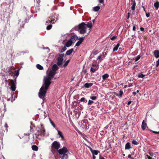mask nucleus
<instances>
[{"label": "nucleus", "instance_id": "a211bd4d", "mask_svg": "<svg viewBox=\"0 0 159 159\" xmlns=\"http://www.w3.org/2000/svg\"><path fill=\"white\" fill-rule=\"evenodd\" d=\"M154 55L156 58L159 57V51L156 50L154 52Z\"/></svg>", "mask_w": 159, "mask_h": 159}, {"label": "nucleus", "instance_id": "7ed1b4c3", "mask_svg": "<svg viewBox=\"0 0 159 159\" xmlns=\"http://www.w3.org/2000/svg\"><path fill=\"white\" fill-rule=\"evenodd\" d=\"M43 84L42 87H43V88L48 90L51 82V81L48 78L44 77L43 80Z\"/></svg>", "mask_w": 159, "mask_h": 159}, {"label": "nucleus", "instance_id": "58836bf2", "mask_svg": "<svg viewBox=\"0 0 159 159\" xmlns=\"http://www.w3.org/2000/svg\"><path fill=\"white\" fill-rule=\"evenodd\" d=\"M96 70L93 68L92 67H91L90 69V71L92 72L93 73H94L96 71Z\"/></svg>", "mask_w": 159, "mask_h": 159}, {"label": "nucleus", "instance_id": "393cba45", "mask_svg": "<svg viewBox=\"0 0 159 159\" xmlns=\"http://www.w3.org/2000/svg\"><path fill=\"white\" fill-rule=\"evenodd\" d=\"M125 149H129L131 148L130 147V143L129 142H128L125 145Z\"/></svg>", "mask_w": 159, "mask_h": 159}, {"label": "nucleus", "instance_id": "338daca9", "mask_svg": "<svg viewBox=\"0 0 159 159\" xmlns=\"http://www.w3.org/2000/svg\"><path fill=\"white\" fill-rule=\"evenodd\" d=\"M101 58V56H99L98 57L97 59H100Z\"/></svg>", "mask_w": 159, "mask_h": 159}, {"label": "nucleus", "instance_id": "6e6552de", "mask_svg": "<svg viewBox=\"0 0 159 159\" xmlns=\"http://www.w3.org/2000/svg\"><path fill=\"white\" fill-rule=\"evenodd\" d=\"M64 54H59V57L57 59V64L58 66L62 65L63 60V57L64 56Z\"/></svg>", "mask_w": 159, "mask_h": 159}, {"label": "nucleus", "instance_id": "a18cd8bd", "mask_svg": "<svg viewBox=\"0 0 159 159\" xmlns=\"http://www.w3.org/2000/svg\"><path fill=\"white\" fill-rule=\"evenodd\" d=\"M98 53V51L97 50H96L93 51L92 53L94 55H96Z\"/></svg>", "mask_w": 159, "mask_h": 159}, {"label": "nucleus", "instance_id": "f8f14e48", "mask_svg": "<svg viewBox=\"0 0 159 159\" xmlns=\"http://www.w3.org/2000/svg\"><path fill=\"white\" fill-rule=\"evenodd\" d=\"M73 42L72 40H71V39H69L66 43L65 46L67 47H70L73 43Z\"/></svg>", "mask_w": 159, "mask_h": 159}, {"label": "nucleus", "instance_id": "9b49d317", "mask_svg": "<svg viewBox=\"0 0 159 159\" xmlns=\"http://www.w3.org/2000/svg\"><path fill=\"white\" fill-rule=\"evenodd\" d=\"M45 130L44 128L42 127V129L37 130V132L38 133V135H41L43 134L44 133Z\"/></svg>", "mask_w": 159, "mask_h": 159}, {"label": "nucleus", "instance_id": "aec40b11", "mask_svg": "<svg viewBox=\"0 0 159 159\" xmlns=\"http://www.w3.org/2000/svg\"><path fill=\"white\" fill-rule=\"evenodd\" d=\"M93 84L92 83H86L84 84V86L85 88H88L92 86Z\"/></svg>", "mask_w": 159, "mask_h": 159}, {"label": "nucleus", "instance_id": "5fc2aeb1", "mask_svg": "<svg viewBox=\"0 0 159 159\" xmlns=\"http://www.w3.org/2000/svg\"><path fill=\"white\" fill-rule=\"evenodd\" d=\"M140 30L141 31H143L144 30V28L143 27H140Z\"/></svg>", "mask_w": 159, "mask_h": 159}, {"label": "nucleus", "instance_id": "39448f33", "mask_svg": "<svg viewBox=\"0 0 159 159\" xmlns=\"http://www.w3.org/2000/svg\"><path fill=\"white\" fill-rule=\"evenodd\" d=\"M16 77L14 80H11L9 82L11 85L10 89L12 91H15L16 88Z\"/></svg>", "mask_w": 159, "mask_h": 159}, {"label": "nucleus", "instance_id": "680f3d73", "mask_svg": "<svg viewBox=\"0 0 159 159\" xmlns=\"http://www.w3.org/2000/svg\"><path fill=\"white\" fill-rule=\"evenodd\" d=\"M132 86H133V83H131L129 84V85H128V87H129Z\"/></svg>", "mask_w": 159, "mask_h": 159}, {"label": "nucleus", "instance_id": "0eeeda50", "mask_svg": "<svg viewBox=\"0 0 159 159\" xmlns=\"http://www.w3.org/2000/svg\"><path fill=\"white\" fill-rule=\"evenodd\" d=\"M60 144L59 142L54 141L52 144L51 148L52 149L58 150L60 147Z\"/></svg>", "mask_w": 159, "mask_h": 159}, {"label": "nucleus", "instance_id": "bf43d9fd", "mask_svg": "<svg viewBox=\"0 0 159 159\" xmlns=\"http://www.w3.org/2000/svg\"><path fill=\"white\" fill-rule=\"evenodd\" d=\"M135 29H136V27L135 26H133V30L134 31H135Z\"/></svg>", "mask_w": 159, "mask_h": 159}, {"label": "nucleus", "instance_id": "7c9ffc66", "mask_svg": "<svg viewBox=\"0 0 159 159\" xmlns=\"http://www.w3.org/2000/svg\"><path fill=\"white\" fill-rule=\"evenodd\" d=\"M81 102H84V103H86L87 102V100L85 98H82L80 100Z\"/></svg>", "mask_w": 159, "mask_h": 159}, {"label": "nucleus", "instance_id": "e2e57ef3", "mask_svg": "<svg viewBox=\"0 0 159 159\" xmlns=\"http://www.w3.org/2000/svg\"><path fill=\"white\" fill-rule=\"evenodd\" d=\"M128 158H131V155L130 154L128 155Z\"/></svg>", "mask_w": 159, "mask_h": 159}, {"label": "nucleus", "instance_id": "a19ab883", "mask_svg": "<svg viewBox=\"0 0 159 159\" xmlns=\"http://www.w3.org/2000/svg\"><path fill=\"white\" fill-rule=\"evenodd\" d=\"M140 57H141V56L139 55L135 59V61H137L138 60H139L140 59Z\"/></svg>", "mask_w": 159, "mask_h": 159}, {"label": "nucleus", "instance_id": "de8ad7c7", "mask_svg": "<svg viewBox=\"0 0 159 159\" xmlns=\"http://www.w3.org/2000/svg\"><path fill=\"white\" fill-rule=\"evenodd\" d=\"M107 53L106 52H103L102 53V55L103 56V57L104 58L107 55Z\"/></svg>", "mask_w": 159, "mask_h": 159}, {"label": "nucleus", "instance_id": "864d4df0", "mask_svg": "<svg viewBox=\"0 0 159 159\" xmlns=\"http://www.w3.org/2000/svg\"><path fill=\"white\" fill-rule=\"evenodd\" d=\"M99 159H105L102 156L100 155L99 156Z\"/></svg>", "mask_w": 159, "mask_h": 159}, {"label": "nucleus", "instance_id": "4be33fe9", "mask_svg": "<svg viewBox=\"0 0 159 159\" xmlns=\"http://www.w3.org/2000/svg\"><path fill=\"white\" fill-rule=\"evenodd\" d=\"M120 46L119 43H118L116 45H114V46H115L114 48H113V52L116 51L117 50L119 47Z\"/></svg>", "mask_w": 159, "mask_h": 159}, {"label": "nucleus", "instance_id": "8fccbe9b", "mask_svg": "<svg viewBox=\"0 0 159 159\" xmlns=\"http://www.w3.org/2000/svg\"><path fill=\"white\" fill-rule=\"evenodd\" d=\"M159 65V58L158 61H157L156 66L157 67H158Z\"/></svg>", "mask_w": 159, "mask_h": 159}, {"label": "nucleus", "instance_id": "f03ea898", "mask_svg": "<svg viewBox=\"0 0 159 159\" xmlns=\"http://www.w3.org/2000/svg\"><path fill=\"white\" fill-rule=\"evenodd\" d=\"M47 91V90L44 89L43 87H41L38 93L39 97L44 100Z\"/></svg>", "mask_w": 159, "mask_h": 159}, {"label": "nucleus", "instance_id": "20e7f679", "mask_svg": "<svg viewBox=\"0 0 159 159\" xmlns=\"http://www.w3.org/2000/svg\"><path fill=\"white\" fill-rule=\"evenodd\" d=\"M68 149L65 147H63L62 148L60 149L58 151V153L61 155H63L62 158L65 156L67 157V155L65 153L68 152Z\"/></svg>", "mask_w": 159, "mask_h": 159}, {"label": "nucleus", "instance_id": "c756f323", "mask_svg": "<svg viewBox=\"0 0 159 159\" xmlns=\"http://www.w3.org/2000/svg\"><path fill=\"white\" fill-rule=\"evenodd\" d=\"M100 9V7L99 6H97L94 7L93 9V10L95 11H97Z\"/></svg>", "mask_w": 159, "mask_h": 159}, {"label": "nucleus", "instance_id": "1a4fd4ad", "mask_svg": "<svg viewBox=\"0 0 159 159\" xmlns=\"http://www.w3.org/2000/svg\"><path fill=\"white\" fill-rule=\"evenodd\" d=\"M55 74L56 72L50 71L48 73V77L46 78H48L49 80L51 81L52 79L53 78L54 76L55 75Z\"/></svg>", "mask_w": 159, "mask_h": 159}, {"label": "nucleus", "instance_id": "b1692460", "mask_svg": "<svg viewBox=\"0 0 159 159\" xmlns=\"http://www.w3.org/2000/svg\"><path fill=\"white\" fill-rule=\"evenodd\" d=\"M29 17H25V19L24 20V22L23 23H22V26L23 27L25 25V24L26 23H28L29 22Z\"/></svg>", "mask_w": 159, "mask_h": 159}, {"label": "nucleus", "instance_id": "423d86ee", "mask_svg": "<svg viewBox=\"0 0 159 159\" xmlns=\"http://www.w3.org/2000/svg\"><path fill=\"white\" fill-rule=\"evenodd\" d=\"M55 15L54 14H52L50 17H49L48 21H46V24L48 25L49 23L50 24L54 23L56 22V20L54 19Z\"/></svg>", "mask_w": 159, "mask_h": 159}, {"label": "nucleus", "instance_id": "0e129e2a", "mask_svg": "<svg viewBox=\"0 0 159 159\" xmlns=\"http://www.w3.org/2000/svg\"><path fill=\"white\" fill-rule=\"evenodd\" d=\"M37 1V2L38 4H39L40 3V0H36Z\"/></svg>", "mask_w": 159, "mask_h": 159}, {"label": "nucleus", "instance_id": "72a5a7b5", "mask_svg": "<svg viewBox=\"0 0 159 159\" xmlns=\"http://www.w3.org/2000/svg\"><path fill=\"white\" fill-rule=\"evenodd\" d=\"M66 49V47L64 46L61 49L60 52H63L65 51Z\"/></svg>", "mask_w": 159, "mask_h": 159}, {"label": "nucleus", "instance_id": "ea45409f", "mask_svg": "<svg viewBox=\"0 0 159 159\" xmlns=\"http://www.w3.org/2000/svg\"><path fill=\"white\" fill-rule=\"evenodd\" d=\"M19 70H17V71H16L15 72H16V73H15V74H14V76H18L19 75Z\"/></svg>", "mask_w": 159, "mask_h": 159}, {"label": "nucleus", "instance_id": "4d7b16f0", "mask_svg": "<svg viewBox=\"0 0 159 159\" xmlns=\"http://www.w3.org/2000/svg\"><path fill=\"white\" fill-rule=\"evenodd\" d=\"M146 16L148 17L150 16V14L149 13H146Z\"/></svg>", "mask_w": 159, "mask_h": 159}, {"label": "nucleus", "instance_id": "a878e982", "mask_svg": "<svg viewBox=\"0 0 159 159\" xmlns=\"http://www.w3.org/2000/svg\"><path fill=\"white\" fill-rule=\"evenodd\" d=\"M109 75L108 74H105L102 76V79L104 80H105L107 78H108Z\"/></svg>", "mask_w": 159, "mask_h": 159}, {"label": "nucleus", "instance_id": "c03bdc74", "mask_svg": "<svg viewBox=\"0 0 159 159\" xmlns=\"http://www.w3.org/2000/svg\"><path fill=\"white\" fill-rule=\"evenodd\" d=\"M50 123L52 125V126L54 127L55 128L56 127L55 125L54 124V123H53V121H52L51 120H50Z\"/></svg>", "mask_w": 159, "mask_h": 159}, {"label": "nucleus", "instance_id": "603ef678", "mask_svg": "<svg viewBox=\"0 0 159 159\" xmlns=\"http://www.w3.org/2000/svg\"><path fill=\"white\" fill-rule=\"evenodd\" d=\"M152 131L153 133H154L155 134H159V131H156L152 130Z\"/></svg>", "mask_w": 159, "mask_h": 159}, {"label": "nucleus", "instance_id": "79ce46f5", "mask_svg": "<svg viewBox=\"0 0 159 159\" xmlns=\"http://www.w3.org/2000/svg\"><path fill=\"white\" fill-rule=\"evenodd\" d=\"M117 38V36H114L110 38L112 40H115Z\"/></svg>", "mask_w": 159, "mask_h": 159}, {"label": "nucleus", "instance_id": "9d476101", "mask_svg": "<svg viewBox=\"0 0 159 159\" xmlns=\"http://www.w3.org/2000/svg\"><path fill=\"white\" fill-rule=\"evenodd\" d=\"M84 37H82L81 38H79L78 39V40H79V41L77 42L75 44V46H80V44L83 41V40L84 39Z\"/></svg>", "mask_w": 159, "mask_h": 159}, {"label": "nucleus", "instance_id": "dca6fc26", "mask_svg": "<svg viewBox=\"0 0 159 159\" xmlns=\"http://www.w3.org/2000/svg\"><path fill=\"white\" fill-rule=\"evenodd\" d=\"M58 67L56 64H54L53 65L52 67V71L56 72V71L58 69Z\"/></svg>", "mask_w": 159, "mask_h": 159}, {"label": "nucleus", "instance_id": "ddd939ff", "mask_svg": "<svg viewBox=\"0 0 159 159\" xmlns=\"http://www.w3.org/2000/svg\"><path fill=\"white\" fill-rule=\"evenodd\" d=\"M123 93V91L121 89L120 90L119 92V93H117L115 92L114 93V94L116 95V96H118L119 98H121L122 97Z\"/></svg>", "mask_w": 159, "mask_h": 159}, {"label": "nucleus", "instance_id": "4468645a", "mask_svg": "<svg viewBox=\"0 0 159 159\" xmlns=\"http://www.w3.org/2000/svg\"><path fill=\"white\" fill-rule=\"evenodd\" d=\"M90 149L93 155H97L99 152V151L93 150L91 148H90Z\"/></svg>", "mask_w": 159, "mask_h": 159}, {"label": "nucleus", "instance_id": "2eb2a0df", "mask_svg": "<svg viewBox=\"0 0 159 159\" xmlns=\"http://www.w3.org/2000/svg\"><path fill=\"white\" fill-rule=\"evenodd\" d=\"M70 39H71V40H72L74 43L77 40H78L79 39H78L77 36L73 35L72 36Z\"/></svg>", "mask_w": 159, "mask_h": 159}, {"label": "nucleus", "instance_id": "49530a36", "mask_svg": "<svg viewBox=\"0 0 159 159\" xmlns=\"http://www.w3.org/2000/svg\"><path fill=\"white\" fill-rule=\"evenodd\" d=\"M4 126L6 128V131H7V130H8L7 128L8 127V125H7V123H6L5 124Z\"/></svg>", "mask_w": 159, "mask_h": 159}, {"label": "nucleus", "instance_id": "6ab92c4d", "mask_svg": "<svg viewBox=\"0 0 159 159\" xmlns=\"http://www.w3.org/2000/svg\"><path fill=\"white\" fill-rule=\"evenodd\" d=\"M131 1L133 3L131 7V10L133 11H134L135 10V8L136 6V2L135 0H131Z\"/></svg>", "mask_w": 159, "mask_h": 159}, {"label": "nucleus", "instance_id": "774afa93", "mask_svg": "<svg viewBox=\"0 0 159 159\" xmlns=\"http://www.w3.org/2000/svg\"><path fill=\"white\" fill-rule=\"evenodd\" d=\"M93 159H95L96 157L94 155H93Z\"/></svg>", "mask_w": 159, "mask_h": 159}, {"label": "nucleus", "instance_id": "cd10ccee", "mask_svg": "<svg viewBox=\"0 0 159 159\" xmlns=\"http://www.w3.org/2000/svg\"><path fill=\"white\" fill-rule=\"evenodd\" d=\"M31 148L34 151H37L38 149V147L36 145H32L31 147Z\"/></svg>", "mask_w": 159, "mask_h": 159}, {"label": "nucleus", "instance_id": "09e8293b", "mask_svg": "<svg viewBox=\"0 0 159 159\" xmlns=\"http://www.w3.org/2000/svg\"><path fill=\"white\" fill-rule=\"evenodd\" d=\"M9 74L11 76H12L14 74V73L12 71H10V72L9 73Z\"/></svg>", "mask_w": 159, "mask_h": 159}, {"label": "nucleus", "instance_id": "6e6d98bb", "mask_svg": "<svg viewBox=\"0 0 159 159\" xmlns=\"http://www.w3.org/2000/svg\"><path fill=\"white\" fill-rule=\"evenodd\" d=\"M149 154L152 157L153 156V153L152 152H150Z\"/></svg>", "mask_w": 159, "mask_h": 159}, {"label": "nucleus", "instance_id": "5701e85b", "mask_svg": "<svg viewBox=\"0 0 159 159\" xmlns=\"http://www.w3.org/2000/svg\"><path fill=\"white\" fill-rule=\"evenodd\" d=\"M73 50V48L70 49L66 51V54L67 55H70L72 53Z\"/></svg>", "mask_w": 159, "mask_h": 159}, {"label": "nucleus", "instance_id": "69168bd1", "mask_svg": "<svg viewBox=\"0 0 159 159\" xmlns=\"http://www.w3.org/2000/svg\"><path fill=\"white\" fill-rule=\"evenodd\" d=\"M133 94L134 95H135L136 94V92H134L133 93Z\"/></svg>", "mask_w": 159, "mask_h": 159}, {"label": "nucleus", "instance_id": "13d9d810", "mask_svg": "<svg viewBox=\"0 0 159 159\" xmlns=\"http://www.w3.org/2000/svg\"><path fill=\"white\" fill-rule=\"evenodd\" d=\"M147 157H148V159H152V157H150V156H148V155H147Z\"/></svg>", "mask_w": 159, "mask_h": 159}, {"label": "nucleus", "instance_id": "f3484780", "mask_svg": "<svg viewBox=\"0 0 159 159\" xmlns=\"http://www.w3.org/2000/svg\"><path fill=\"white\" fill-rule=\"evenodd\" d=\"M147 127V124L145 122L144 120H143L142 122L141 127L143 130H144L145 129L146 127Z\"/></svg>", "mask_w": 159, "mask_h": 159}, {"label": "nucleus", "instance_id": "2f4dec72", "mask_svg": "<svg viewBox=\"0 0 159 159\" xmlns=\"http://www.w3.org/2000/svg\"><path fill=\"white\" fill-rule=\"evenodd\" d=\"M36 67L38 69L40 70H43V67L41 65L39 64H38L37 65Z\"/></svg>", "mask_w": 159, "mask_h": 159}, {"label": "nucleus", "instance_id": "37998d69", "mask_svg": "<svg viewBox=\"0 0 159 159\" xmlns=\"http://www.w3.org/2000/svg\"><path fill=\"white\" fill-rule=\"evenodd\" d=\"M90 98L93 100H94L96 99L97 97L95 96H92L90 97Z\"/></svg>", "mask_w": 159, "mask_h": 159}, {"label": "nucleus", "instance_id": "473e14b6", "mask_svg": "<svg viewBox=\"0 0 159 159\" xmlns=\"http://www.w3.org/2000/svg\"><path fill=\"white\" fill-rule=\"evenodd\" d=\"M145 75H143L142 73H139L138 75V77L139 78H143L145 76Z\"/></svg>", "mask_w": 159, "mask_h": 159}, {"label": "nucleus", "instance_id": "f257e3e1", "mask_svg": "<svg viewBox=\"0 0 159 159\" xmlns=\"http://www.w3.org/2000/svg\"><path fill=\"white\" fill-rule=\"evenodd\" d=\"M93 25V23H92V21L88 22L87 24H86L84 22H82L78 26L75 27V30L78 31H79L80 30V33L81 34H83L85 33L86 32L87 28L85 25H86L87 27L90 28L89 30H90Z\"/></svg>", "mask_w": 159, "mask_h": 159}, {"label": "nucleus", "instance_id": "e433bc0d", "mask_svg": "<svg viewBox=\"0 0 159 159\" xmlns=\"http://www.w3.org/2000/svg\"><path fill=\"white\" fill-rule=\"evenodd\" d=\"M52 27V25H48L47 26L46 29L48 30H50L51 29Z\"/></svg>", "mask_w": 159, "mask_h": 159}, {"label": "nucleus", "instance_id": "c9c22d12", "mask_svg": "<svg viewBox=\"0 0 159 159\" xmlns=\"http://www.w3.org/2000/svg\"><path fill=\"white\" fill-rule=\"evenodd\" d=\"M132 143L135 145H137L138 144V143L135 140H133L132 141Z\"/></svg>", "mask_w": 159, "mask_h": 159}, {"label": "nucleus", "instance_id": "3c124183", "mask_svg": "<svg viewBox=\"0 0 159 159\" xmlns=\"http://www.w3.org/2000/svg\"><path fill=\"white\" fill-rule=\"evenodd\" d=\"M104 0H98V2L99 3H102L104 2Z\"/></svg>", "mask_w": 159, "mask_h": 159}, {"label": "nucleus", "instance_id": "bb28decb", "mask_svg": "<svg viewBox=\"0 0 159 159\" xmlns=\"http://www.w3.org/2000/svg\"><path fill=\"white\" fill-rule=\"evenodd\" d=\"M58 134L59 135H60V137L61 138L62 140H64V138L62 134V133L60 130H57Z\"/></svg>", "mask_w": 159, "mask_h": 159}, {"label": "nucleus", "instance_id": "c85d7f7f", "mask_svg": "<svg viewBox=\"0 0 159 159\" xmlns=\"http://www.w3.org/2000/svg\"><path fill=\"white\" fill-rule=\"evenodd\" d=\"M154 6L157 10L159 7V2L157 1L154 3Z\"/></svg>", "mask_w": 159, "mask_h": 159}, {"label": "nucleus", "instance_id": "412c9836", "mask_svg": "<svg viewBox=\"0 0 159 159\" xmlns=\"http://www.w3.org/2000/svg\"><path fill=\"white\" fill-rule=\"evenodd\" d=\"M25 19V17H22L20 18L19 20V24H20L21 26H22V24L21 23H24V20Z\"/></svg>", "mask_w": 159, "mask_h": 159}, {"label": "nucleus", "instance_id": "052dcab7", "mask_svg": "<svg viewBox=\"0 0 159 159\" xmlns=\"http://www.w3.org/2000/svg\"><path fill=\"white\" fill-rule=\"evenodd\" d=\"M131 102H132V101H129L128 102L127 105H130L131 104Z\"/></svg>", "mask_w": 159, "mask_h": 159}, {"label": "nucleus", "instance_id": "f704fd0d", "mask_svg": "<svg viewBox=\"0 0 159 159\" xmlns=\"http://www.w3.org/2000/svg\"><path fill=\"white\" fill-rule=\"evenodd\" d=\"M70 61V60H67L65 62V63H64V64L63 65V66L64 67H66V66H67L68 64V63H69V62Z\"/></svg>", "mask_w": 159, "mask_h": 159}, {"label": "nucleus", "instance_id": "4c0bfd02", "mask_svg": "<svg viewBox=\"0 0 159 159\" xmlns=\"http://www.w3.org/2000/svg\"><path fill=\"white\" fill-rule=\"evenodd\" d=\"M93 103V101L89 100L88 101V104L89 105H91Z\"/></svg>", "mask_w": 159, "mask_h": 159}]
</instances>
